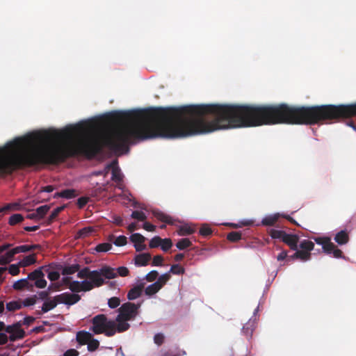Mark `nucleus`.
Masks as SVG:
<instances>
[{"instance_id":"f257e3e1","label":"nucleus","mask_w":356,"mask_h":356,"mask_svg":"<svg viewBox=\"0 0 356 356\" xmlns=\"http://www.w3.org/2000/svg\"><path fill=\"white\" fill-rule=\"evenodd\" d=\"M129 273L127 267L121 266L116 269L104 266L99 270H90L88 268H84L78 272V277L82 281H70L67 277L65 281L69 282V288L73 292H81L91 290L95 287L102 286L106 279L115 278L118 275L124 277Z\"/></svg>"},{"instance_id":"f03ea898","label":"nucleus","mask_w":356,"mask_h":356,"mask_svg":"<svg viewBox=\"0 0 356 356\" xmlns=\"http://www.w3.org/2000/svg\"><path fill=\"white\" fill-rule=\"evenodd\" d=\"M140 305H135L131 302L123 304L119 309V314L116 318L118 332H124L129 329L128 321L133 320L138 314Z\"/></svg>"},{"instance_id":"7ed1b4c3","label":"nucleus","mask_w":356,"mask_h":356,"mask_svg":"<svg viewBox=\"0 0 356 356\" xmlns=\"http://www.w3.org/2000/svg\"><path fill=\"white\" fill-rule=\"evenodd\" d=\"M91 330L96 334L104 333L111 337L118 332V325L115 321L108 319L105 315L99 314L92 318Z\"/></svg>"},{"instance_id":"20e7f679","label":"nucleus","mask_w":356,"mask_h":356,"mask_svg":"<svg viewBox=\"0 0 356 356\" xmlns=\"http://www.w3.org/2000/svg\"><path fill=\"white\" fill-rule=\"evenodd\" d=\"M25 332L19 323L11 325H6L0 321V346L6 344L8 341L10 342L22 339Z\"/></svg>"},{"instance_id":"39448f33","label":"nucleus","mask_w":356,"mask_h":356,"mask_svg":"<svg viewBox=\"0 0 356 356\" xmlns=\"http://www.w3.org/2000/svg\"><path fill=\"white\" fill-rule=\"evenodd\" d=\"M315 242L321 245L323 252L327 254L332 255L335 258H341L342 252L338 249L336 245L331 241V238L329 236L315 237Z\"/></svg>"},{"instance_id":"423d86ee","label":"nucleus","mask_w":356,"mask_h":356,"mask_svg":"<svg viewBox=\"0 0 356 356\" xmlns=\"http://www.w3.org/2000/svg\"><path fill=\"white\" fill-rule=\"evenodd\" d=\"M270 234L273 238L279 239L289 245L291 249H297L298 237L296 234H288L283 230L276 229H272L270 231Z\"/></svg>"},{"instance_id":"0eeeda50","label":"nucleus","mask_w":356,"mask_h":356,"mask_svg":"<svg viewBox=\"0 0 356 356\" xmlns=\"http://www.w3.org/2000/svg\"><path fill=\"white\" fill-rule=\"evenodd\" d=\"M39 248L38 245H22L17 246L11 250L6 251L1 256L0 263H10L14 256L18 253L26 252Z\"/></svg>"},{"instance_id":"6e6552de","label":"nucleus","mask_w":356,"mask_h":356,"mask_svg":"<svg viewBox=\"0 0 356 356\" xmlns=\"http://www.w3.org/2000/svg\"><path fill=\"white\" fill-rule=\"evenodd\" d=\"M314 244L312 241L303 240L300 243L301 250H298L294 256L302 261H307L310 259V251L314 249Z\"/></svg>"},{"instance_id":"1a4fd4ad","label":"nucleus","mask_w":356,"mask_h":356,"mask_svg":"<svg viewBox=\"0 0 356 356\" xmlns=\"http://www.w3.org/2000/svg\"><path fill=\"white\" fill-rule=\"evenodd\" d=\"M42 268L40 267L28 275V278L30 280L34 281V285L39 289H43L47 286V281L44 279Z\"/></svg>"},{"instance_id":"9d476101","label":"nucleus","mask_w":356,"mask_h":356,"mask_svg":"<svg viewBox=\"0 0 356 356\" xmlns=\"http://www.w3.org/2000/svg\"><path fill=\"white\" fill-rule=\"evenodd\" d=\"M280 218L287 220L289 222H297L293 218H292L289 215H286L284 213H274L271 215H268L266 216L261 222H276Z\"/></svg>"},{"instance_id":"9b49d317","label":"nucleus","mask_w":356,"mask_h":356,"mask_svg":"<svg viewBox=\"0 0 356 356\" xmlns=\"http://www.w3.org/2000/svg\"><path fill=\"white\" fill-rule=\"evenodd\" d=\"M106 168L112 169V180L115 182L120 184L122 181V175L120 169L118 167V161L114 160L111 163L108 164Z\"/></svg>"},{"instance_id":"f8f14e48","label":"nucleus","mask_w":356,"mask_h":356,"mask_svg":"<svg viewBox=\"0 0 356 356\" xmlns=\"http://www.w3.org/2000/svg\"><path fill=\"white\" fill-rule=\"evenodd\" d=\"M153 216L161 222H177L173 217L159 211V209H152ZM178 222H180L179 221Z\"/></svg>"},{"instance_id":"ddd939ff","label":"nucleus","mask_w":356,"mask_h":356,"mask_svg":"<svg viewBox=\"0 0 356 356\" xmlns=\"http://www.w3.org/2000/svg\"><path fill=\"white\" fill-rule=\"evenodd\" d=\"M259 311V307L254 310L253 317L243 327L242 332L248 337H251L255 327V316Z\"/></svg>"},{"instance_id":"4468645a","label":"nucleus","mask_w":356,"mask_h":356,"mask_svg":"<svg viewBox=\"0 0 356 356\" xmlns=\"http://www.w3.org/2000/svg\"><path fill=\"white\" fill-rule=\"evenodd\" d=\"M151 258L149 253H141L135 256L134 262L136 266H144L148 264Z\"/></svg>"},{"instance_id":"2eb2a0df","label":"nucleus","mask_w":356,"mask_h":356,"mask_svg":"<svg viewBox=\"0 0 356 356\" xmlns=\"http://www.w3.org/2000/svg\"><path fill=\"white\" fill-rule=\"evenodd\" d=\"M193 224H182L177 231L179 236H187L193 234L195 228L192 226Z\"/></svg>"},{"instance_id":"dca6fc26","label":"nucleus","mask_w":356,"mask_h":356,"mask_svg":"<svg viewBox=\"0 0 356 356\" xmlns=\"http://www.w3.org/2000/svg\"><path fill=\"white\" fill-rule=\"evenodd\" d=\"M76 195V191L74 189H65L60 192L56 193L54 195V197H63L66 199H71Z\"/></svg>"},{"instance_id":"f3484780","label":"nucleus","mask_w":356,"mask_h":356,"mask_svg":"<svg viewBox=\"0 0 356 356\" xmlns=\"http://www.w3.org/2000/svg\"><path fill=\"white\" fill-rule=\"evenodd\" d=\"M334 239L339 245H344L348 241V234L346 231L341 230L336 234Z\"/></svg>"},{"instance_id":"a211bd4d","label":"nucleus","mask_w":356,"mask_h":356,"mask_svg":"<svg viewBox=\"0 0 356 356\" xmlns=\"http://www.w3.org/2000/svg\"><path fill=\"white\" fill-rule=\"evenodd\" d=\"M92 338L91 333L86 331H80L76 334V339L80 344H87Z\"/></svg>"},{"instance_id":"6ab92c4d","label":"nucleus","mask_w":356,"mask_h":356,"mask_svg":"<svg viewBox=\"0 0 356 356\" xmlns=\"http://www.w3.org/2000/svg\"><path fill=\"white\" fill-rule=\"evenodd\" d=\"M29 280L28 277L24 279L19 280L13 284V287L16 290L31 287L33 284L29 283Z\"/></svg>"},{"instance_id":"aec40b11","label":"nucleus","mask_w":356,"mask_h":356,"mask_svg":"<svg viewBox=\"0 0 356 356\" xmlns=\"http://www.w3.org/2000/svg\"><path fill=\"white\" fill-rule=\"evenodd\" d=\"M20 204L17 202L9 203L6 204L4 207L0 208V216L10 211H17L19 209Z\"/></svg>"},{"instance_id":"412c9836","label":"nucleus","mask_w":356,"mask_h":356,"mask_svg":"<svg viewBox=\"0 0 356 356\" xmlns=\"http://www.w3.org/2000/svg\"><path fill=\"white\" fill-rule=\"evenodd\" d=\"M56 305L57 302L55 298H48L44 302L42 306L41 307L42 312L43 313H46L53 309Z\"/></svg>"},{"instance_id":"4be33fe9","label":"nucleus","mask_w":356,"mask_h":356,"mask_svg":"<svg viewBox=\"0 0 356 356\" xmlns=\"http://www.w3.org/2000/svg\"><path fill=\"white\" fill-rule=\"evenodd\" d=\"M42 270H44L47 273V277L51 281L58 280L60 277L59 272L53 270L51 267L43 266Z\"/></svg>"},{"instance_id":"5701e85b","label":"nucleus","mask_w":356,"mask_h":356,"mask_svg":"<svg viewBox=\"0 0 356 356\" xmlns=\"http://www.w3.org/2000/svg\"><path fill=\"white\" fill-rule=\"evenodd\" d=\"M161 285L159 283H156L155 282L147 286L145 289V293L148 296H152L156 294L160 289Z\"/></svg>"},{"instance_id":"b1692460","label":"nucleus","mask_w":356,"mask_h":356,"mask_svg":"<svg viewBox=\"0 0 356 356\" xmlns=\"http://www.w3.org/2000/svg\"><path fill=\"white\" fill-rule=\"evenodd\" d=\"M35 254H31L24 257V259L19 262V265L22 267H26L35 264Z\"/></svg>"},{"instance_id":"393cba45","label":"nucleus","mask_w":356,"mask_h":356,"mask_svg":"<svg viewBox=\"0 0 356 356\" xmlns=\"http://www.w3.org/2000/svg\"><path fill=\"white\" fill-rule=\"evenodd\" d=\"M143 287V286H138L131 289L127 294L128 299L135 300L140 297L142 293Z\"/></svg>"},{"instance_id":"a878e982","label":"nucleus","mask_w":356,"mask_h":356,"mask_svg":"<svg viewBox=\"0 0 356 356\" xmlns=\"http://www.w3.org/2000/svg\"><path fill=\"white\" fill-rule=\"evenodd\" d=\"M191 245V242L188 238H184L180 239L177 243L176 247L180 250H183L186 248L190 247Z\"/></svg>"},{"instance_id":"bb28decb","label":"nucleus","mask_w":356,"mask_h":356,"mask_svg":"<svg viewBox=\"0 0 356 356\" xmlns=\"http://www.w3.org/2000/svg\"><path fill=\"white\" fill-rule=\"evenodd\" d=\"M93 232V227H86L78 232L76 238H84L86 236L90 235Z\"/></svg>"},{"instance_id":"cd10ccee","label":"nucleus","mask_w":356,"mask_h":356,"mask_svg":"<svg viewBox=\"0 0 356 356\" xmlns=\"http://www.w3.org/2000/svg\"><path fill=\"white\" fill-rule=\"evenodd\" d=\"M112 248V245L110 243H103L97 245L95 250L98 252H106Z\"/></svg>"},{"instance_id":"c85d7f7f","label":"nucleus","mask_w":356,"mask_h":356,"mask_svg":"<svg viewBox=\"0 0 356 356\" xmlns=\"http://www.w3.org/2000/svg\"><path fill=\"white\" fill-rule=\"evenodd\" d=\"M79 270V266L78 265H72L69 266H66L63 270V275L67 276L72 274H74V273L77 272Z\"/></svg>"},{"instance_id":"c756f323","label":"nucleus","mask_w":356,"mask_h":356,"mask_svg":"<svg viewBox=\"0 0 356 356\" xmlns=\"http://www.w3.org/2000/svg\"><path fill=\"white\" fill-rule=\"evenodd\" d=\"M170 279V272H167V273H163L161 275H160L158 277V280L155 282L159 283L161 285V288H162Z\"/></svg>"},{"instance_id":"7c9ffc66","label":"nucleus","mask_w":356,"mask_h":356,"mask_svg":"<svg viewBox=\"0 0 356 356\" xmlns=\"http://www.w3.org/2000/svg\"><path fill=\"white\" fill-rule=\"evenodd\" d=\"M161 245H160V248L161 250L164 252H167L168 250H170L172 246V242L170 238H161Z\"/></svg>"},{"instance_id":"2f4dec72","label":"nucleus","mask_w":356,"mask_h":356,"mask_svg":"<svg viewBox=\"0 0 356 356\" xmlns=\"http://www.w3.org/2000/svg\"><path fill=\"white\" fill-rule=\"evenodd\" d=\"M22 307V303L19 301H11L6 304V309L8 311L14 312Z\"/></svg>"},{"instance_id":"473e14b6","label":"nucleus","mask_w":356,"mask_h":356,"mask_svg":"<svg viewBox=\"0 0 356 356\" xmlns=\"http://www.w3.org/2000/svg\"><path fill=\"white\" fill-rule=\"evenodd\" d=\"M130 240L134 243V245H135L137 243L145 242V238L138 233H135L130 236Z\"/></svg>"},{"instance_id":"72a5a7b5","label":"nucleus","mask_w":356,"mask_h":356,"mask_svg":"<svg viewBox=\"0 0 356 356\" xmlns=\"http://www.w3.org/2000/svg\"><path fill=\"white\" fill-rule=\"evenodd\" d=\"M170 274L181 275L184 273V268L179 264L172 265L169 270Z\"/></svg>"},{"instance_id":"f704fd0d","label":"nucleus","mask_w":356,"mask_h":356,"mask_svg":"<svg viewBox=\"0 0 356 356\" xmlns=\"http://www.w3.org/2000/svg\"><path fill=\"white\" fill-rule=\"evenodd\" d=\"M87 345L89 351H94L98 348L99 343L98 340L92 339V337L87 343Z\"/></svg>"},{"instance_id":"c9c22d12","label":"nucleus","mask_w":356,"mask_h":356,"mask_svg":"<svg viewBox=\"0 0 356 356\" xmlns=\"http://www.w3.org/2000/svg\"><path fill=\"white\" fill-rule=\"evenodd\" d=\"M161 238L156 236L150 240L149 245L151 248H158L161 245Z\"/></svg>"},{"instance_id":"e433bc0d","label":"nucleus","mask_w":356,"mask_h":356,"mask_svg":"<svg viewBox=\"0 0 356 356\" xmlns=\"http://www.w3.org/2000/svg\"><path fill=\"white\" fill-rule=\"evenodd\" d=\"M131 217L138 220L143 221L146 219L145 214L141 211H134L131 213Z\"/></svg>"},{"instance_id":"4c0bfd02","label":"nucleus","mask_w":356,"mask_h":356,"mask_svg":"<svg viewBox=\"0 0 356 356\" xmlns=\"http://www.w3.org/2000/svg\"><path fill=\"white\" fill-rule=\"evenodd\" d=\"M241 238V234L238 232H232L227 235V239L230 241H237Z\"/></svg>"},{"instance_id":"58836bf2","label":"nucleus","mask_w":356,"mask_h":356,"mask_svg":"<svg viewBox=\"0 0 356 356\" xmlns=\"http://www.w3.org/2000/svg\"><path fill=\"white\" fill-rule=\"evenodd\" d=\"M120 301L118 298L113 297L108 300V305L111 309H115L120 305Z\"/></svg>"},{"instance_id":"ea45409f","label":"nucleus","mask_w":356,"mask_h":356,"mask_svg":"<svg viewBox=\"0 0 356 356\" xmlns=\"http://www.w3.org/2000/svg\"><path fill=\"white\" fill-rule=\"evenodd\" d=\"M49 209L50 207L48 205L40 206L36 209L37 214L39 216L42 217L48 212Z\"/></svg>"},{"instance_id":"a19ab883","label":"nucleus","mask_w":356,"mask_h":356,"mask_svg":"<svg viewBox=\"0 0 356 356\" xmlns=\"http://www.w3.org/2000/svg\"><path fill=\"white\" fill-rule=\"evenodd\" d=\"M113 243L116 246L124 245L127 243V237H125L124 236H119L115 239Z\"/></svg>"},{"instance_id":"79ce46f5","label":"nucleus","mask_w":356,"mask_h":356,"mask_svg":"<svg viewBox=\"0 0 356 356\" xmlns=\"http://www.w3.org/2000/svg\"><path fill=\"white\" fill-rule=\"evenodd\" d=\"M22 220H24L23 216L19 213H15L9 218L8 222H21Z\"/></svg>"},{"instance_id":"37998d69","label":"nucleus","mask_w":356,"mask_h":356,"mask_svg":"<svg viewBox=\"0 0 356 356\" xmlns=\"http://www.w3.org/2000/svg\"><path fill=\"white\" fill-rule=\"evenodd\" d=\"M212 230L208 226V224H204V226L201 227L200 229V233L201 235L207 236L211 234Z\"/></svg>"},{"instance_id":"c03bdc74","label":"nucleus","mask_w":356,"mask_h":356,"mask_svg":"<svg viewBox=\"0 0 356 356\" xmlns=\"http://www.w3.org/2000/svg\"><path fill=\"white\" fill-rule=\"evenodd\" d=\"M79 300V296L78 295H76V294L67 295L66 303L72 305V304H74L76 302H78Z\"/></svg>"},{"instance_id":"a18cd8bd","label":"nucleus","mask_w":356,"mask_h":356,"mask_svg":"<svg viewBox=\"0 0 356 356\" xmlns=\"http://www.w3.org/2000/svg\"><path fill=\"white\" fill-rule=\"evenodd\" d=\"M158 277V272L156 270H152L145 275L146 280L149 282H153L156 280Z\"/></svg>"},{"instance_id":"49530a36","label":"nucleus","mask_w":356,"mask_h":356,"mask_svg":"<svg viewBox=\"0 0 356 356\" xmlns=\"http://www.w3.org/2000/svg\"><path fill=\"white\" fill-rule=\"evenodd\" d=\"M20 266L18 264H12L10 266L9 268H8V270H9V273L12 275H17L19 273V267Z\"/></svg>"},{"instance_id":"de8ad7c7","label":"nucleus","mask_w":356,"mask_h":356,"mask_svg":"<svg viewBox=\"0 0 356 356\" xmlns=\"http://www.w3.org/2000/svg\"><path fill=\"white\" fill-rule=\"evenodd\" d=\"M63 209H64V207H58L54 209L49 216V220H54L57 216V215L59 213V212H60Z\"/></svg>"},{"instance_id":"09e8293b","label":"nucleus","mask_w":356,"mask_h":356,"mask_svg":"<svg viewBox=\"0 0 356 356\" xmlns=\"http://www.w3.org/2000/svg\"><path fill=\"white\" fill-rule=\"evenodd\" d=\"M163 261V257L161 255H156L153 258L152 265L157 266H161Z\"/></svg>"},{"instance_id":"8fccbe9b","label":"nucleus","mask_w":356,"mask_h":356,"mask_svg":"<svg viewBox=\"0 0 356 356\" xmlns=\"http://www.w3.org/2000/svg\"><path fill=\"white\" fill-rule=\"evenodd\" d=\"M88 202V198L86 197H79L77 200V205L79 208H83Z\"/></svg>"},{"instance_id":"3c124183","label":"nucleus","mask_w":356,"mask_h":356,"mask_svg":"<svg viewBox=\"0 0 356 356\" xmlns=\"http://www.w3.org/2000/svg\"><path fill=\"white\" fill-rule=\"evenodd\" d=\"M154 343L161 345L164 341V336L162 334H156L154 337Z\"/></svg>"},{"instance_id":"603ef678","label":"nucleus","mask_w":356,"mask_h":356,"mask_svg":"<svg viewBox=\"0 0 356 356\" xmlns=\"http://www.w3.org/2000/svg\"><path fill=\"white\" fill-rule=\"evenodd\" d=\"M79 352L74 349H70L65 352L63 356H78Z\"/></svg>"},{"instance_id":"864d4df0","label":"nucleus","mask_w":356,"mask_h":356,"mask_svg":"<svg viewBox=\"0 0 356 356\" xmlns=\"http://www.w3.org/2000/svg\"><path fill=\"white\" fill-rule=\"evenodd\" d=\"M144 243L145 242H142L140 243L135 244L134 248H136V250L138 252L145 250L146 249V245H145Z\"/></svg>"},{"instance_id":"5fc2aeb1","label":"nucleus","mask_w":356,"mask_h":356,"mask_svg":"<svg viewBox=\"0 0 356 356\" xmlns=\"http://www.w3.org/2000/svg\"><path fill=\"white\" fill-rule=\"evenodd\" d=\"M143 228L149 232H152L154 230L156 226L154 224H143Z\"/></svg>"},{"instance_id":"6e6d98bb","label":"nucleus","mask_w":356,"mask_h":356,"mask_svg":"<svg viewBox=\"0 0 356 356\" xmlns=\"http://www.w3.org/2000/svg\"><path fill=\"white\" fill-rule=\"evenodd\" d=\"M11 246V245L10 243H6V244H3V245H0V256H1L2 253L6 251V250H9V248Z\"/></svg>"},{"instance_id":"4d7b16f0","label":"nucleus","mask_w":356,"mask_h":356,"mask_svg":"<svg viewBox=\"0 0 356 356\" xmlns=\"http://www.w3.org/2000/svg\"><path fill=\"white\" fill-rule=\"evenodd\" d=\"M35 303V300L33 298H27L24 301V306L33 305Z\"/></svg>"},{"instance_id":"13d9d810","label":"nucleus","mask_w":356,"mask_h":356,"mask_svg":"<svg viewBox=\"0 0 356 356\" xmlns=\"http://www.w3.org/2000/svg\"><path fill=\"white\" fill-rule=\"evenodd\" d=\"M54 188L53 186H47L42 188L41 190V192H47V193H51L54 191Z\"/></svg>"},{"instance_id":"bf43d9fd","label":"nucleus","mask_w":356,"mask_h":356,"mask_svg":"<svg viewBox=\"0 0 356 356\" xmlns=\"http://www.w3.org/2000/svg\"><path fill=\"white\" fill-rule=\"evenodd\" d=\"M287 254L285 251H282L277 257V259L278 261H282L284 260L286 257Z\"/></svg>"},{"instance_id":"052dcab7","label":"nucleus","mask_w":356,"mask_h":356,"mask_svg":"<svg viewBox=\"0 0 356 356\" xmlns=\"http://www.w3.org/2000/svg\"><path fill=\"white\" fill-rule=\"evenodd\" d=\"M39 229V226L34 225V226H27L24 227V229L28 232H34Z\"/></svg>"},{"instance_id":"680f3d73","label":"nucleus","mask_w":356,"mask_h":356,"mask_svg":"<svg viewBox=\"0 0 356 356\" xmlns=\"http://www.w3.org/2000/svg\"><path fill=\"white\" fill-rule=\"evenodd\" d=\"M184 255L182 253H179L175 255V259L177 261H181L184 258Z\"/></svg>"},{"instance_id":"e2e57ef3","label":"nucleus","mask_w":356,"mask_h":356,"mask_svg":"<svg viewBox=\"0 0 356 356\" xmlns=\"http://www.w3.org/2000/svg\"><path fill=\"white\" fill-rule=\"evenodd\" d=\"M6 270V267H0V284L2 282V280H1V276L3 275V273Z\"/></svg>"},{"instance_id":"0e129e2a","label":"nucleus","mask_w":356,"mask_h":356,"mask_svg":"<svg viewBox=\"0 0 356 356\" xmlns=\"http://www.w3.org/2000/svg\"><path fill=\"white\" fill-rule=\"evenodd\" d=\"M137 225L138 224H134V223L129 224V229L130 231H134L136 229Z\"/></svg>"},{"instance_id":"69168bd1","label":"nucleus","mask_w":356,"mask_h":356,"mask_svg":"<svg viewBox=\"0 0 356 356\" xmlns=\"http://www.w3.org/2000/svg\"><path fill=\"white\" fill-rule=\"evenodd\" d=\"M4 310V304L3 302L0 301V314L3 313Z\"/></svg>"},{"instance_id":"338daca9","label":"nucleus","mask_w":356,"mask_h":356,"mask_svg":"<svg viewBox=\"0 0 356 356\" xmlns=\"http://www.w3.org/2000/svg\"><path fill=\"white\" fill-rule=\"evenodd\" d=\"M348 125L351 127L355 131H356V125L354 124L353 122H350L348 123Z\"/></svg>"},{"instance_id":"774afa93","label":"nucleus","mask_w":356,"mask_h":356,"mask_svg":"<svg viewBox=\"0 0 356 356\" xmlns=\"http://www.w3.org/2000/svg\"><path fill=\"white\" fill-rule=\"evenodd\" d=\"M229 225H231V227H233V228H238V227H240V226H239V225H240V224H235V223H233V224H229Z\"/></svg>"}]
</instances>
